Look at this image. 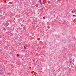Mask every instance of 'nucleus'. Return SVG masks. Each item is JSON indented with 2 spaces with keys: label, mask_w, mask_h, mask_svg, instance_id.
Returning <instances> with one entry per match:
<instances>
[{
  "label": "nucleus",
  "mask_w": 76,
  "mask_h": 76,
  "mask_svg": "<svg viewBox=\"0 0 76 76\" xmlns=\"http://www.w3.org/2000/svg\"><path fill=\"white\" fill-rule=\"evenodd\" d=\"M17 57H19V55L18 54H17Z\"/></svg>",
  "instance_id": "1"
},
{
  "label": "nucleus",
  "mask_w": 76,
  "mask_h": 76,
  "mask_svg": "<svg viewBox=\"0 0 76 76\" xmlns=\"http://www.w3.org/2000/svg\"><path fill=\"white\" fill-rule=\"evenodd\" d=\"M73 16H74V17H76V15H74Z\"/></svg>",
  "instance_id": "2"
}]
</instances>
